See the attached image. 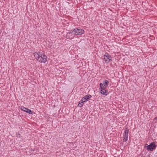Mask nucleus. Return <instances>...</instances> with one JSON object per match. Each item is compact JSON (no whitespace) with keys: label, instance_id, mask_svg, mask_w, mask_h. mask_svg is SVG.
I'll use <instances>...</instances> for the list:
<instances>
[{"label":"nucleus","instance_id":"nucleus-1","mask_svg":"<svg viewBox=\"0 0 157 157\" xmlns=\"http://www.w3.org/2000/svg\"><path fill=\"white\" fill-rule=\"evenodd\" d=\"M73 30L75 35H82L84 33V30L76 28Z\"/></svg>","mask_w":157,"mask_h":157},{"label":"nucleus","instance_id":"nucleus-2","mask_svg":"<svg viewBox=\"0 0 157 157\" xmlns=\"http://www.w3.org/2000/svg\"><path fill=\"white\" fill-rule=\"evenodd\" d=\"M74 35H75L73 30H71L70 32L67 33L66 35V38L67 39H72L74 38Z\"/></svg>","mask_w":157,"mask_h":157},{"label":"nucleus","instance_id":"nucleus-3","mask_svg":"<svg viewBox=\"0 0 157 157\" xmlns=\"http://www.w3.org/2000/svg\"><path fill=\"white\" fill-rule=\"evenodd\" d=\"M47 56L43 54V55H42L40 58H39L38 59V61L41 63H45L47 61Z\"/></svg>","mask_w":157,"mask_h":157},{"label":"nucleus","instance_id":"nucleus-4","mask_svg":"<svg viewBox=\"0 0 157 157\" xmlns=\"http://www.w3.org/2000/svg\"><path fill=\"white\" fill-rule=\"evenodd\" d=\"M109 83V81L107 80L104 81L103 83L100 84V86L101 89H105Z\"/></svg>","mask_w":157,"mask_h":157},{"label":"nucleus","instance_id":"nucleus-5","mask_svg":"<svg viewBox=\"0 0 157 157\" xmlns=\"http://www.w3.org/2000/svg\"><path fill=\"white\" fill-rule=\"evenodd\" d=\"M129 131V129L128 128H126L125 131L124 133L123 141L126 142L128 140V134Z\"/></svg>","mask_w":157,"mask_h":157},{"label":"nucleus","instance_id":"nucleus-6","mask_svg":"<svg viewBox=\"0 0 157 157\" xmlns=\"http://www.w3.org/2000/svg\"><path fill=\"white\" fill-rule=\"evenodd\" d=\"M43 55V53L41 52H36L34 53V56L35 58L38 60V59L40 57Z\"/></svg>","mask_w":157,"mask_h":157},{"label":"nucleus","instance_id":"nucleus-7","mask_svg":"<svg viewBox=\"0 0 157 157\" xmlns=\"http://www.w3.org/2000/svg\"><path fill=\"white\" fill-rule=\"evenodd\" d=\"M21 110H22L25 112H26L27 113H28L29 114H32V111L31 110H30L28 109H27L26 108H25L23 106H21Z\"/></svg>","mask_w":157,"mask_h":157},{"label":"nucleus","instance_id":"nucleus-8","mask_svg":"<svg viewBox=\"0 0 157 157\" xmlns=\"http://www.w3.org/2000/svg\"><path fill=\"white\" fill-rule=\"evenodd\" d=\"M147 147L148 150L152 151L155 147V146L154 144H151L150 145H148Z\"/></svg>","mask_w":157,"mask_h":157},{"label":"nucleus","instance_id":"nucleus-9","mask_svg":"<svg viewBox=\"0 0 157 157\" xmlns=\"http://www.w3.org/2000/svg\"><path fill=\"white\" fill-rule=\"evenodd\" d=\"M111 57L108 55V54H106L104 56V59L105 61H109L111 60Z\"/></svg>","mask_w":157,"mask_h":157},{"label":"nucleus","instance_id":"nucleus-10","mask_svg":"<svg viewBox=\"0 0 157 157\" xmlns=\"http://www.w3.org/2000/svg\"><path fill=\"white\" fill-rule=\"evenodd\" d=\"M100 92L101 94L105 95H107L109 94L108 91H107L105 89H101V90L100 91Z\"/></svg>","mask_w":157,"mask_h":157},{"label":"nucleus","instance_id":"nucleus-11","mask_svg":"<svg viewBox=\"0 0 157 157\" xmlns=\"http://www.w3.org/2000/svg\"><path fill=\"white\" fill-rule=\"evenodd\" d=\"M85 97L86 98V99H87L88 100V99H90L91 98V96L90 95H87L85 96Z\"/></svg>","mask_w":157,"mask_h":157},{"label":"nucleus","instance_id":"nucleus-12","mask_svg":"<svg viewBox=\"0 0 157 157\" xmlns=\"http://www.w3.org/2000/svg\"><path fill=\"white\" fill-rule=\"evenodd\" d=\"M86 97H85L82 98V99L81 100V101H83V102H84L86 101H87V100L86 99Z\"/></svg>","mask_w":157,"mask_h":157},{"label":"nucleus","instance_id":"nucleus-13","mask_svg":"<svg viewBox=\"0 0 157 157\" xmlns=\"http://www.w3.org/2000/svg\"><path fill=\"white\" fill-rule=\"evenodd\" d=\"M83 104H78V106L79 107H81L82 105H83Z\"/></svg>","mask_w":157,"mask_h":157},{"label":"nucleus","instance_id":"nucleus-14","mask_svg":"<svg viewBox=\"0 0 157 157\" xmlns=\"http://www.w3.org/2000/svg\"><path fill=\"white\" fill-rule=\"evenodd\" d=\"M84 102L83 101H81V100L80 101L79 103V104H83V103Z\"/></svg>","mask_w":157,"mask_h":157},{"label":"nucleus","instance_id":"nucleus-15","mask_svg":"<svg viewBox=\"0 0 157 157\" xmlns=\"http://www.w3.org/2000/svg\"><path fill=\"white\" fill-rule=\"evenodd\" d=\"M155 119L157 120V117L155 118Z\"/></svg>","mask_w":157,"mask_h":157}]
</instances>
